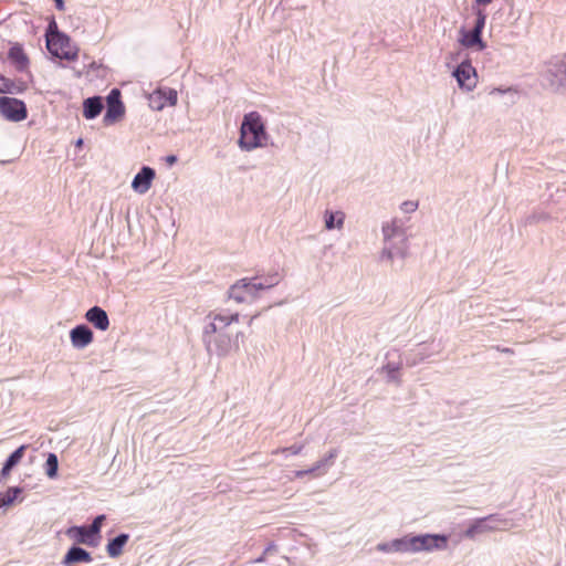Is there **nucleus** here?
Segmentation results:
<instances>
[{
	"instance_id": "1",
	"label": "nucleus",
	"mask_w": 566,
	"mask_h": 566,
	"mask_svg": "<svg viewBox=\"0 0 566 566\" xmlns=\"http://www.w3.org/2000/svg\"><path fill=\"white\" fill-rule=\"evenodd\" d=\"M239 313H209L202 323L201 340L208 355L227 357L239 350L244 333L238 327Z\"/></svg>"
},
{
	"instance_id": "2",
	"label": "nucleus",
	"mask_w": 566,
	"mask_h": 566,
	"mask_svg": "<svg viewBox=\"0 0 566 566\" xmlns=\"http://www.w3.org/2000/svg\"><path fill=\"white\" fill-rule=\"evenodd\" d=\"M268 137L265 125L259 112L252 111L244 114L240 125L238 145L242 150L251 151L263 146V139Z\"/></svg>"
},
{
	"instance_id": "3",
	"label": "nucleus",
	"mask_w": 566,
	"mask_h": 566,
	"mask_svg": "<svg viewBox=\"0 0 566 566\" xmlns=\"http://www.w3.org/2000/svg\"><path fill=\"white\" fill-rule=\"evenodd\" d=\"M401 553L442 551L448 547L449 535L442 533L407 534L399 537Z\"/></svg>"
},
{
	"instance_id": "4",
	"label": "nucleus",
	"mask_w": 566,
	"mask_h": 566,
	"mask_svg": "<svg viewBox=\"0 0 566 566\" xmlns=\"http://www.w3.org/2000/svg\"><path fill=\"white\" fill-rule=\"evenodd\" d=\"M48 52L55 59L75 61L78 56V46L72 43L71 36L65 32H55L45 41Z\"/></svg>"
},
{
	"instance_id": "5",
	"label": "nucleus",
	"mask_w": 566,
	"mask_h": 566,
	"mask_svg": "<svg viewBox=\"0 0 566 566\" xmlns=\"http://www.w3.org/2000/svg\"><path fill=\"white\" fill-rule=\"evenodd\" d=\"M106 109L103 116V123L106 126L113 125L125 115V104L122 99L120 90L114 87L106 95Z\"/></svg>"
},
{
	"instance_id": "6",
	"label": "nucleus",
	"mask_w": 566,
	"mask_h": 566,
	"mask_svg": "<svg viewBox=\"0 0 566 566\" xmlns=\"http://www.w3.org/2000/svg\"><path fill=\"white\" fill-rule=\"evenodd\" d=\"M0 115L9 122L19 123L28 117V108L22 99L10 96H1Z\"/></svg>"
},
{
	"instance_id": "7",
	"label": "nucleus",
	"mask_w": 566,
	"mask_h": 566,
	"mask_svg": "<svg viewBox=\"0 0 566 566\" xmlns=\"http://www.w3.org/2000/svg\"><path fill=\"white\" fill-rule=\"evenodd\" d=\"M452 75L461 90L470 92L476 85V71L469 60H464L458 64Z\"/></svg>"
},
{
	"instance_id": "8",
	"label": "nucleus",
	"mask_w": 566,
	"mask_h": 566,
	"mask_svg": "<svg viewBox=\"0 0 566 566\" xmlns=\"http://www.w3.org/2000/svg\"><path fill=\"white\" fill-rule=\"evenodd\" d=\"M177 102V91L170 87H158L148 96V105L154 111H163L166 106H175Z\"/></svg>"
},
{
	"instance_id": "9",
	"label": "nucleus",
	"mask_w": 566,
	"mask_h": 566,
	"mask_svg": "<svg viewBox=\"0 0 566 566\" xmlns=\"http://www.w3.org/2000/svg\"><path fill=\"white\" fill-rule=\"evenodd\" d=\"M70 340L75 349H84L93 343L94 333L88 325L77 324L70 331Z\"/></svg>"
},
{
	"instance_id": "10",
	"label": "nucleus",
	"mask_w": 566,
	"mask_h": 566,
	"mask_svg": "<svg viewBox=\"0 0 566 566\" xmlns=\"http://www.w3.org/2000/svg\"><path fill=\"white\" fill-rule=\"evenodd\" d=\"M93 562L91 552L83 548L77 544H73L69 547L64 554L61 565L62 566H77L78 564H90Z\"/></svg>"
},
{
	"instance_id": "11",
	"label": "nucleus",
	"mask_w": 566,
	"mask_h": 566,
	"mask_svg": "<svg viewBox=\"0 0 566 566\" xmlns=\"http://www.w3.org/2000/svg\"><path fill=\"white\" fill-rule=\"evenodd\" d=\"M228 296L239 304L252 302L255 296L250 286V279L244 277L232 284L228 290Z\"/></svg>"
},
{
	"instance_id": "12",
	"label": "nucleus",
	"mask_w": 566,
	"mask_h": 566,
	"mask_svg": "<svg viewBox=\"0 0 566 566\" xmlns=\"http://www.w3.org/2000/svg\"><path fill=\"white\" fill-rule=\"evenodd\" d=\"M156 177V171L149 166H143L132 180V188L139 195L146 193Z\"/></svg>"
},
{
	"instance_id": "13",
	"label": "nucleus",
	"mask_w": 566,
	"mask_h": 566,
	"mask_svg": "<svg viewBox=\"0 0 566 566\" xmlns=\"http://www.w3.org/2000/svg\"><path fill=\"white\" fill-rule=\"evenodd\" d=\"M499 522H501L499 514H490L485 517L476 518L465 530V536L473 538L476 534L492 531L496 528Z\"/></svg>"
},
{
	"instance_id": "14",
	"label": "nucleus",
	"mask_w": 566,
	"mask_h": 566,
	"mask_svg": "<svg viewBox=\"0 0 566 566\" xmlns=\"http://www.w3.org/2000/svg\"><path fill=\"white\" fill-rule=\"evenodd\" d=\"M66 534L77 544H84L91 547H96L99 544V538L90 532L86 525H73L67 528Z\"/></svg>"
},
{
	"instance_id": "15",
	"label": "nucleus",
	"mask_w": 566,
	"mask_h": 566,
	"mask_svg": "<svg viewBox=\"0 0 566 566\" xmlns=\"http://www.w3.org/2000/svg\"><path fill=\"white\" fill-rule=\"evenodd\" d=\"M547 80L556 91L566 88V55L547 70Z\"/></svg>"
},
{
	"instance_id": "16",
	"label": "nucleus",
	"mask_w": 566,
	"mask_h": 566,
	"mask_svg": "<svg viewBox=\"0 0 566 566\" xmlns=\"http://www.w3.org/2000/svg\"><path fill=\"white\" fill-rule=\"evenodd\" d=\"M8 60L19 72L28 70L30 65V59L24 52L23 45L19 42L11 44L8 51Z\"/></svg>"
},
{
	"instance_id": "17",
	"label": "nucleus",
	"mask_w": 566,
	"mask_h": 566,
	"mask_svg": "<svg viewBox=\"0 0 566 566\" xmlns=\"http://www.w3.org/2000/svg\"><path fill=\"white\" fill-rule=\"evenodd\" d=\"M85 319L96 329L105 332L109 327V318L107 312L101 306H92L85 313Z\"/></svg>"
},
{
	"instance_id": "18",
	"label": "nucleus",
	"mask_w": 566,
	"mask_h": 566,
	"mask_svg": "<svg viewBox=\"0 0 566 566\" xmlns=\"http://www.w3.org/2000/svg\"><path fill=\"white\" fill-rule=\"evenodd\" d=\"M459 43L467 49H475L476 51H483L486 48V43L483 41L482 35L473 32L471 30H467L464 27H461L459 31Z\"/></svg>"
},
{
	"instance_id": "19",
	"label": "nucleus",
	"mask_w": 566,
	"mask_h": 566,
	"mask_svg": "<svg viewBox=\"0 0 566 566\" xmlns=\"http://www.w3.org/2000/svg\"><path fill=\"white\" fill-rule=\"evenodd\" d=\"M408 254V245L407 240L401 242L399 240H394L391 242H386V247L382 249L381 259L382 260H392L394 258L405 259Z\"/></svg>"
},
{
	"instance_id": "20",
	"label": "nucleus",
	"mask_w": 566,
	"mask_h": 566,
	"mask_svg": "<svg viewBox=\"0 0 566 566\" xmlns=\"http://www.w3.org/2000/svg\"><path fill=\"white\" fill-rule=\"evenodd\" d=\"M104 108L103 97L94 95L83 101V116L91 120L95 119L102 113Z\"/></svg>"
},
{
	"instance_id": "21",
	"label": "nucleus",
	"mask_w": 566,
	"mask_h": 566,
	"mask_svg": "<svg viewBox=\"0 0 566 566\" xmlns=\"http://www.w3.org/2000/svg\"><path fill=\"white\" fill-rule=\"evenodd\" d=\"M390 355H396V353L387 355V361L381 366L379 371L381 374L386 375L388 382L399 384L400 382L399 371L402 367V361H401V359H398L397 361L390 360L389 359ZM398 358H400V356H398Z\"/></svg>"
},
{
	"instance_id": "22",
	"label": "nucleus",
	"mask_w": 566,
	"mask_h": 566,
	"mask_svg": "<svg viewBox=\"0 0 566 566\" xmlns=\"http://www.w3.org/2000/svg\"><path fill=\"white\" fill-rule=\"evenodd\" d=\"M129 539L128 533H119L111 538L106 544V552L111 558H117L122 555L125 545Z\"/></svg>"
},
{
	"instance_id": "23",
	"label": "nucleus",
	"mask_w": 566,
	"mask_h": 566,
	"mask_svg": "<svg viewBox=\"0 0 566 566\" xmlns=\"http://www.w3.org/2000/svg\"><path fill=\"white\" fill-rule=\"evenodd\" d=\"M382 234L385 242H391L394 240L405 242L407 240L405 232L396 219H394L391 223L382 226Z\"/></svg>"
},
{
	"instance_id": "24",
	"label": "nucleus",
	"mask_w": 566,
	"mask_h": 566,
	"mask_svg": "<svg viewBox=\"0 0 566 566\" xmlns=\"http://www.w3.org/2000/svg\"><path fill=\"white\" fill-rule=\"evenodd\" d=\"M27 90L24 82H15L0 74V94H22Z\"/></svg>"
},
{
	"instance_id": "25",
	"label": "nucleus",
	"mask_w": 566,
	"mask_h": 566,
	"mask_svg": "<svg viewBox=\"0 0 566 566\" xmlns=\"http://www.w3.org/2000/svg\"><path fill=\"white\" fill-rule=\"evenodd\" d=\"M280 282V276L277 273L271 276V282L259 281L258 277L250 279V286L254 296L256 297L260 291L270 290L273 286L277 285Z\"/></svg>"
},
{
	"instance_id": "26",
	"label": "nucleus",
	"mask_w": 566,
	"mask_h": 566,
	"mask_svg": "<svg viewBox=\"0 0 566 566\" xmlns=\"http://www.w3.org/2000/svg\"><path fill=\"white\" fill-rule=\"evenodd\" d=\"M345 216L340 211H326L324 216L325 228L327 230L340 229L344 224Z\"/></svg>"
},
{
	"instance_id": "27",
	"label": "nucleus",
	"mask_w": 566,
	"mask_h": 566,
	"mask_svg": "<svg viewBox=\"0 0 566 566\" xmlns=\"http://www.w3.org/2000/svg\"><path fill=\"white\" fill-rule=\"evenodd\" d=\"M21 493L22 488L20 486H10L6 492L0 493V509L11 506Z\"/></svg>"
},
{
	"instance_id": "28",
	"label": "nucleus",
	"mask_w": 566,
	"mask_h": 566,
	"mask_svg": "<svg viewBox=\"0 0 566 566\" xmlns=\"http://www.w3.org/2000/svg\"><path fill=\"white\" fill-rule=\"evenodd\" d=\"M44 471L49 479L54 480L59 475V458L55 453L49 452L44 463Z\"/></svg>"
},
{
	"instance_id": "29",
	"label": "nucleus",
	"mask_w": 566,
	"mask_h": 566,
	"mask_svg": "<svg viewBox=\"0 0 566 566\" xmlns=\"http://www.w3.org/2000/svg\"><path fill=\"white\" fill-rule=\"evenodd\" d=\"M376 549L382 553H401L399 537L389 542H381L377 544Z\"/></svg>"
},
{
	"instance_id": "30",
	"label": "nucleus",
	"mask_w": 566,
	"mask_h": 566,
	"mask_svg": "<svg viewBox=\"0 0 566 566\" xmlns=\"http://www.w3.org/2000/svg\"><path fill=\"white\" fill-rule=\"evenodd\" d=\"M474 14L475 21L472 31L482 35L486 22V13L483 9L478 8L474 10Z\"/></svg>"
},
{
	"instance_id": "31",
	"label": "nucleus",
	"mask_w": 566,
	"mask_h": 566,
	"mask_svg": "<svg viewBox=\"0 0 566 566\" xmlns=\"http://www.w3.org/2000/svg\"><path fill=\"white\" fill-rule=\"evenodd\" d=\"M105 520H106V515L105 514H99V515L95 516V518L93 520V522L88 526L90 532L95 534V536L97 538H99V539L102 537L101 530H102V526H103V523H104Z\"/></svg>"
},
{
	"instance_id": "32",
	"label": "nucleus",
	"mask_w": 566,
	"mask_h": 566,
	"mask_svg": "<svg viewBox=\"0 0 566 566\" xmlns=\"http://www.w3.org/2000/svg\"><path fill=\"white\" fill-rule=\"evenodd\" d=\"M338 450L332 449L325 457L316 461V468L323 469L333 464L334 459L337 457Z\"/></svg>"
},
{
	"instance_id": "33",
	"label": "nucleus",
	"mask_w": 566,
	"mask_h": 566,
	"mask_svg": "<svg viewBox=\"0 0 566 566\" xmlns=\"http://www.w3.org/2000/svg\"><path fill=\"white\" fill-rule=\"evenodd\" d=\"M55 32H62L56 23L55 18L52 15L51 19L48 22L46 29H45V41L52 36H55Z\"/></svg>"
},
{
	"instance_id": "34",
	"label": "nucleus",
	"mask_w": 566,
	"mask_h": 566,
	"mask_svg": "<svg viewBox=\"0 0 566 566\" xmlns=\"http://www.w3.org/2000/svg\"><path fill=\"white\" fill-rule=\"evenodd\" d=\"M303 450V444H297V443H294L290 447H285L281 450V452L285 455V457H290V455H297L302 452Z\"/></svg>"
},
{
	"instance_id": "35",
	"label": "nucleus",
	"mask_w": 566,
	"mask_h": 566,
	"mask_svg": "<svg viewBox=\"0 0 566 566\" xmlns=\"http://www.w3.org/2000/svg\"><path fill=\"white\" fill-rule=\"evenodd\" d=\"M418 208V202L416 201H411V200H408V201H403L400 206V209L405 212V213H410V212H413L416 211Z\"/></svg>"
},
{
	"instance_id": "36",
	"label": "nucleus",
	"mask_w": 566,
	"mask_h": 566,
	"mask_svg": "<svg viewBox=\"0 0 566 566\" xmlns=\"http://www.w3.org/2000/svg\"><path fill=\"white\" fill-rule=\"evenodd\" d=\"M416 355L419 356V358H417V357L411 358V355L407 356V358H406L407 365L415 366L418 361H421L427 357V355L420 350Z\"/></svg>"
},
{
	"instance_id": "37",
	"label": "nucleus",
	"mask_w": 566,
	"mask_h": 566,
	"mask_svg": "<svg viewBox=\"0 0 566 566\" xmlns=\"http://www.w3.org/2000/svg\"><path fill=\"white\" fill-rule=\"evenodd\" d=\"M318 470H321V469H319V468H316V462H315L311 468H308V469H306V470H298V471H296V472H295V475H296L297 478H303V476H305L306 474H310V473L316 472V471H318Z\"/></svg>"
},
{
	"instance_id": "38",
	"label": "nucleus",
	"mask_w": 566,
	"mask_h": 566,
	"mask_svg": "<svg viewBox=\"0 0 566 566\" xmlns=\"http://www.w3.org/2000/svg\"><path fill=\"white\" fill-rule=\"evenodd\" d=\"M273 551H276V545H275L273 542H271V543H269V544L266 545V547L264 548V551H263V555H266V554H269V553H271V552H273Z\"/></svg>"
},
{
	"instance_id": "39",
	"label": "nucleus",
	"mask_w": 566,
	"mask_h": 566,
	"mask_svg": "<svg viewBox=\"0 0 566 566\" xmlns=\"http://www.w3.org/2000/svg\"><path fill=\"white\" fill-rule=\"evenodd\" d=\"M53 1H54V4H55V8L59 11L65 10V1L64 0H53Z\"/></svg>"
},
{
	"instance_id": "40",
	"label": "nucleus",
	"mask_w": 566,
	"mask_h": 566,
	"mask_svg": "<svg viewBox=\"0 0 566 566\" xmlns=\"http://www.w3.org/2000/svg\"><path fill=\"white\" fill-rule=\"evenodd\" d=\"M177 160H178V157H177L176 155H172V154H171V155L166 156V163H167L169 166H171V165L176 164V163H177Z\"/></svg>"
},
{
	"instance_id": "41",
	"label": "nucleus",
	"mask_w": 566,
	"mask_h": 566,
	"mask_svg": "<svg viewBox=\"0 0 566 566\" xmlns=\"http://www.w3.org/2000/svg\"><path fill=\"white\" fill-rule=\"evenodd\" d=\"M493 0H474L475 4L479 6V7H485L488 4H490Z\"/></svg>"
},
{
	"instance_id": "42",
	"label": "nucleus",
	"mask_w": 566,
	"mask_h": 566,
	"mask_svg": "<svg viewBox=\"0 0 566 566\" xmlns=\"http://www.w3.org/2000/svg\"><path fill=\"white\" fill-rule=\"evenodd\" d=\"M264 560H265V555H263V554H262L261 556H259L258 558H255V559L253 560V563H262V562H264Z\"/></svg>"
},
{
	"instance_id": "43",
	"label": "nucleus",
	"mask_w": 566,
	"mask_h": 566,
	"mask_svg": "<svg viewBox=\"0 0 566 566\" xmlns=\"http://www.w3.org/2000/svg\"><path fill=\"white\" fill-rule=\"evenodd\" d=\"M83 144H84L83 139H82V138H78V139L75 142V147H76V148H80V147H82V146H83Z\"/></svg>"
},
{
	"instance_id": "44",
	"label": "nucleus",
	"mask_w": 566,
	"mask_h": 566,
	"mask_svg": "<svg viewBox=\"0 0 566 566\" xmlns=\"http://www.w3.org/2000/svg\"><path fill=\"white\" fill-rule=\"evenodd\" d=\"M497 349L501 350L502 353H505V354H512L513 353V350L511 348H507V347H505V348H497Z\"/></svg>"
},
{
	"instance_id": "45",
	"label": "nucleus",
	"mask_w": 566,
	"mask_h": 566,
	"mask_svg": "<svg viewBox=\"0 0 566 566\" xmlns=\"http://www.w3.org/2000/svg\"><path fill=\"white\" fill-rule=\"evenodd\" d=\"M271 276H272V275H270V276L265 277V279L263 280V282H271Z\"/></svg>"
},
{
	"instance_id": "46",
	"label": "nucleus",
	"mask_w": 566,
	"mask_h": 566,
	"mask_svg": "<svg viewBox=\"0 0 566 566\" xmlns=\"http://www.w3.org/2000/svg\"><path fill=\"white\" fill-rule=\"evenodd\" d=\"M92 69L95 67V62H92L91 65H90Z\"/></svg>"
},
{
	"instance_id": "47",
	"label": "nucleus",
	"mask_w": 566,
	"mask_h": 566,
	"mask_svg": "<svg viewBox=\"0 0 566 566\" xmlns=\"http://www.w3.org/2000/svg\"><path fill=\"white\" fill-rule=\"evenodd\" d=\"M253 318H254V317H251V318L249 319V322H248V324H249V325L252 323Z\"/></svg>"
}]
</instances>
